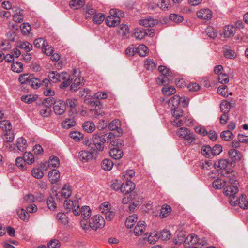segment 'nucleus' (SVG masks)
I'll list each match as a JSON object with an SVG mask.
<instances>
[{"mask_svg": "<svg viewBox=\"0 0 248 248\" xmlns=\"http://www.w3.org/2000/svg\"><path fill=\"white\" fill-rule=\"evenodd\" d=\"M57 100L53 97H48L43 99L42 105L45 107H48L51 108L52 105H54Z\"/></svg>", "mask_w": 248, "mask_h": 248, "instance_id": "nucleus-34", "label": "nucleus"}, {"mask_svg": "<svg viewBox=\"0 0 248 248\" xmlns=\"http://www.w3.org/2000/svg\"><path fill=\"white\" fill-rule=\"evenodd\" d=\"M230 158V166L233 167L236 164V161H239L241 158V153L234 149H231L228 152Z\"/></svg>", "mask_w": 248, "mask_h": 248, "instance_id": "nucleus-5", "label": "nucleus"}, {"mask_svg": "<svg viewBox=\"0 0 248 248\" xmlns=\"http://www.w3.org/2000/svg\"><path fill=\"white\" fill-rule=\"evenodd\" d=\"M51 113V108L48 107H45L40 110V114L44 117H48Z\"/></svg>", "mask_w": 248, "mask_h": 248, "instance_id": "nucleus-62", "label": "nucleus"}, {"mask_svg": "<svg viewBox=\"0 0 248 248\" xmlns=\"http://www.w3.org/2000/svg\"><path fill=\"white\" fill-rule=\"evenodd\" d=\"M157 6L163 10H167L170 8V3L169 0H160Z\"/></svg>", "mask_w": 248, "mask_h": 248, "instance_id": "nucleus-40", "label": "nucleus"}, {"mask_svg": "<svg viewBox=\"0 0 248 248\" xmlns=\"http://www.w3.org/2000/svg\"><path fill=\"white\" fill-rule=\"evenodd\" d=\"M229 164L230 165V160L226 159H222L215 162L214 164V166L215 168H219L221 170L220 172H222V171L227 170L225 169Z\"/></svg>", "mask_w": 248, "mask_h": 248, "instance_id": "nucleus-16", "label": "nucleus"}, {"mask_svg": "<svg viewBox=\"0 0 248 248\" xmlns=\"http://www.w3.org/2000/svg\"><path fill=\"white\" fill-rule=\"evenodd\" d=\"M17 214L19 217L24 221H28L30 218V215L27 210L20 208L17 210Z\"/></svg>", "mask_w": 248, "mask_h": 248, "instance_id": "nucleus-24", "label": "nucleus"}, {"mask_svg": "<svg viewBox=\"0 0 248 248\" xmlns=\"http://www.w3.org/2000/svg\"><path fill=\"white\" fill-rule=\"evenodd\" d=\"M180 97L179 95H174L171 97L168 102L170 107H171V109L178 108L179 105L180 104Z\"/></svg>", "mask_w": 248, "mask_h": 248, "instance_id": "nucleus-20", "label": "nucleus"}, {"mask_svg": "<svg viewBox=\"0 0 248 248\" xmlns=\"http://www.w3.org/2000/svg\"><path fill=\"white\" fill-rule=\"evenodd\" d=\"M34 46L38 48H42V49L47 46V42L44 38H39L34 40Z\"/></svg>", "mask_w": 248, "mask_h": 248, "instance_id": "nucleus-25", "label": "nucleus"}, {"mask_svg": "<svg viewBox=\"0 0 248 248\" xmlns=\"http://www.w3.org/2000/svg\"><path fill=\"white\" fill-rule=\"evenodd\" d=\"M31 78L32 79L29 81V85L33 89L38 88L41 85L40 79L34 77Z\"/></svg>", "mask_w": 248, "mask_h": 248, "instance_id": "nucleus-50", "label": "nucleus"}, {"mask_svg": "<svg viewBox=\"0 0 248 248\" xmlns=\"http://www.w3.org/2000/svg\"><path fill=\"white\" fill-rule=\"evenodd\" d=\"M21 32L24 35H27L29 34L31 31V25L28 23H24L21 24Z\"/></svg>", "mask_w": 248, "mask_h": 248, "instance_id": "nucleus-51", "label": "nucleus"}, {"mask_svg": "<svg viewBox=\"0 0 248 248\" xmlns=\"http://www.w3.org/2000/svg\"><path fill=\"white\" fill-rule=\"evenodd\" d=\"M157 23L156 20L154 19L152 17H149L148 18L141 19L140 20L139 23L140 25L145 27H154Z\"/></svg>", "mask_w": 248, "mask_h": 248, "instance_id": "nucleus-19", "label": "nucleus"}, {"mask_svg": "<svg viewBox=\"0 0 248 248\" xmlns=\"http://www.w3.org/2000/svg\"><path fill=\"white\" fill-rule=\"evenodd\" d=\"M53 110L57 115H62L66 110V104L65 102L61 99L57 100L53 106Z\"/></svg>", "mask_w": 248, "mask_h": 248, "instance_id": "nucleus-6", "label": "nucleus"}, {"mask_svg": "<svg viewBox=\"0 0 248 248\" xmlns=\"http://www.w3.org/2000/svg\"><path fill=\"white\" fill-rule=\"evenodd\" d=\"M144 66L147 70L152 71L155 68L156 64L153 61L148 59L145 62Z\"/></svg>", "mask_w": 248, "mask_h": 248, "instance_id": "nucleus-57", "label": "nucleus"}, {"mask_svg": "<svg viewBox=\"0 0 248 248\" xmlns=\"http://www.w3.org/2000/svg\"><path fill=\"white\" fill-rule=\"evenodd\" d=\"M49 78L54 83L57 82H62L61 84L62 88L68 87L71 83L72 79L68 77L66 72L58 73L57 72H52L49 75Z\"/></svg>", "mask_w": 248, "mask_h": 248, "instance_id": "nucleus-1", "label": "nucleus"}, {"mask_svg": "<svg viewBox=\"0 0 248 248\" xmlns=\"http://www.w3.org/2000/svg\"><path fill=\"white\" fill-rule=\"evenodd\" d=\"M78 202L77 201H72L71 200H65L64 202L63 206L65 209L67 210V212L70 211L71 209L78 204Z\"/></svg>", "mask_w": 248, "mask_h": 248, "instance_id": "nucleus-41", "label": "nucleus"}, {"mask_svg": "<svg viewBox=\"0 0 248 248\" xmlns=\"http://www.w3.org/2000/svg\"><path fill=\"white\" fill-rule=\"evenodd\" d=\"M163 93L165 95L173 94L176 92V89L172 86L165 85L162 89Z\"/></svg>", "mask_w": 248, "mask_h": 248, "instance_id": "nucleus-35", "label": "nucleus"}, {"mask_svg": "<svg viewBox=\"0 0 248 248\" xmlns=\"http://www.w3.org/2000/svg\"><path fill=\"white\" fill-rule=\"evenodd\" d=\"M83 129L88 133L93 132L95 129V126L94 124L91 122H85L82 126Z\"/></svg>", "mask_w": 248, "mask_h": 248, "instance_id": "nucleus-31", "label": "nucleus"}, {"mask_svg": "<svg viewBox=\"0 0 248 248\" xmlns=\"http://www.w3.org/2000/svg\"><path fill=\"white\" fill-rule=\"evenodd\" d=\"M61 195L65 198H67L70 196L71 195V191L70 189L69 186L64 185L61 190Z\"/></svg>", "mask_w": 248, "mask_h": 248, "instance_id": "nucleus-54", "label": "nucleus"}, {"mask_svg": "<svg viewBox=\"0 0 248 248\" xmlns=\"http://www.w3.org/2000/svg\"><path fill=\"white\" fill-rule=\"evenodd\" d=\"M84 84V82L83 81V78L81 76L78 78H76L74 82L72 83L70 86V89L72 91H76L78 89L80 88L81 86H82Z\"/></svg>", "mask_w": 248, "mask_h": 248, "instance_id": "nucleus-14", "label": "nucleus"}, {"mask_svg": "<svg viewBox=\"0 0 248 248\" xmlns=\"http://www.w3.org/2000/svg\"><path fill=\"white\" fill-rule=\"evenodd\" d=\"M238 205L241 208L244 209L248 208V201L246 200V197L244 195H242L238 199Z\"/></svg>", "mask_w": 248, "mask_h": 248, "instance_id": "nucleus-38", "label": "nucleus"}, {"mask_svg": "<svg viewBox=\"0 0 248 248\" xmlns=\"http://www.w3.org/2000/svg\"><path fill=\"white\" fill-rule=\"evenodd\" d=\"M23 159L25 162L28 163V164H31L33 163L34 161V157L31 153L29 152H25L24 154Z\"/></svg>", "mask_w": 248, "mask_h": 248, "instance_id": "nucleus-43", "label": "nucleus"}, {"mask_svg": "<svg viewBox=\"0 0 248 248\" xmlns=\"http://www.w3.org/2000/svg\"><path fill=\"white\" fill-rule=\"evenodd\" d=\"M171 211V208L170 205L164 204L161 209L159 216L161 218H164L167 217Z\"/></svg>", "mask_w": 248, "mask_h": 248, "instance_id": "nucleus-28", "label": "nucleus"}, {"mask_svg": "<svg viewBox=\"0 0 248 248\" xmlns=\"http://www.w3.org/2000/svg\"><path fill=\"white\" fill-rule=\"evenodd\" d=\"M80 214L84 219L86 220L90 218L91 211L88 206H83L80 210Z\"/></svg>", "mask_w": 248, "mask_h": 248, "instance_id": "nucleus-26", "label": "nucleus"}, {"mask_svg": "<svg viewBox=\"0 0 248 248\" xmlns=\"http://www.w3.org/2000/svg\"><path fill=\"white\" fill-rule=\"evenodd\" d=\"M137 221L136 215L129 216L126 219L125 226L127 228H131Z\"/></svg>", "mask_w": 248, "mask_h": 248, "instance_id": "nucleus-29", "label": "nucleus"}, {"mask_svg": "<svg viewBox=\"0 0 248 248\" xmlns=\"http://www.w3.org/2000/svg\"><path fill=\"white\" fill-rule=\"evenodd\" d=\"M135 188V185L131 181L127 180L121 184L120 190L124 194H129Z\"/></svg>", "mask_w": 248, "mask_h": 248, "instance_id": "nucleus-10", "label": "nucleus"}, {"mask_svg": "<svg viewBox=\"0 0 248 248\" xmlns=\"http://www.w3.org/2000/svg\"><path fill=\"white\" fill-rule=\"evenodd\" d=\"M201 152L206 158H212L213 157L212 148L208 145H203L201 148Z\"/></svg>", "mask_w": 248, "mask_h": 248, "instance_id": "nucleus-23", "label": "nucleus"}, {"mask_svg": "<svg viewBox=\"0 0 248 248\" xmlns=\"http://www.w3.org/2000/svg\"><path fill=\"white\" fill-rule=\"evenodd\" d=\"M145 222L139 221L137 224L134 230V233L136 236L142 235L145 231Z\"/></svg>", "mask_w": 248, "mask_h": 248, "instance_id": "nucleus-11", "label": "nucleus"}, {"mask_svg": "<svg viewBox=\"0 0 248 248\" xmlns=\"http://www.w3.org/2000/svg\"><path fill=\"white\" fill-rule=\"evenodd\" d=\"M31 173L32 176L37 179H41L44 176L43 171L38 168L33 169Z\"/></svg>", "mask_w": 248, "mask_h": 248, "instance_id": "nucleus-56", "label": "nucleus"}, {"mask_svg": "<svg viewBox=\"0 0 248 248\" xmlns=\"http://www.w3.org/2000/svg\"><path fill=\"white\" fill-rule=\"evenodd\" d=\"M198 17L204 20H209L212 17V13L209 9H203L197 12Z\"/></svg>", "mask_w": 248, "mask_h": 248, "instance_id": "nucleus-13", "label": "nucleus"}, {"mask_svg": "<svg viewBox=\"0 0 248 248\" xmlns=\"http://www.w3.org/2000/svg\"><path fill=\"white\" fill-rule=\"evenodd\" d=\"M199 241L200 240L198 238L197 235L195 234H190L185 239L184 246L186 248H191L194 245L197 243L199 245H201L202 243Z\"/></svg>", "mask_w": 248, "mask_h": 248, "instance_id": "nucleus-9", "label": "nucleus"}, {"mask_svg": "<svg viewBox=\"0 0 248 248\" xmlns=\"http://www.w3.org/2000/svg\"><path fill=\"white\" fill-rule=\"evenodd\" d=\"M69 135L71 138L76 141L81 140L83 138V134L78 131L71 132Z\"/></svg>", "mask_w": 248, "mask_h": 248, "instance_id": "nucleus-49", "label": "nucleus"}, {"mask_svg": "<svg viewBox=\"0 0 248 248\" xmlns=\"http://www.w3.org/2000/svg\"><path fill=\"white\" fill-rule=\"evenodd\" d=\"M84 0H72L69 2V6L73 9H78L84 4Z\"/></svg>", "mask_w": 248, "mask_h": 248, "instance_id": "nucleus-36", "label": "nucleus"}, {"mask_svg": "<svg viewBox=\"0 0 248 248\" xmlns=\"http://www.w3.org/2000/svg\"><path fill=\"white\" fill-rule=\"evenodd\" d=\"M16 146L19 151L21 152L24 151L27 147V141L25 139L22 137L19 138L17 139Z\"/></svg>", "mask_w": 248, "mask_h": 248, "instance_id": "nucleus-30", "label": "nucleus"}, {"mask_svg": "<svg viewBox=\"0 0 248 248\" xmlns=\"http://www.w3.org/2000/svg\"><path fill=\"white\" fill-rule=\"evenodd\" d=\"M171 233L170 231L163 230L160 232L159 237L163 240H167L170 239Z\"/></svg>", "mask_w": 248, "mask_h": 248, "instance_id": "nucleus-55", "label": "nucleus"}, {"mask_svg": "<svg viewBox=\"0 0 248 248\" xmlns=\"http://www.w3.org/2000/svg\"><path fill=\"white\" fill-rule=\"evenodd\" d=\"M36 99V97L31 94L22 96L21 97V100L22 101L29 104L32 103V102L34 101Z\"/></svg>", "mask_w": 248, "mask_h": 248, "instance_id": "nucleus-61", "label": "nucleus"}, {"mask_svg": "<svg viewBox=\"0 0 248 248\" xmlns=\"http://www.w3.org/2000/svg\"><path fill=\"white\" fill-rule=\"evenodd\" d=\"M113 166V162L109 159H104L101 163V168L106 170H110Z\"/></svg>", "mask_w": 248, "mask_h": 248, "instance_id": "nucleus-27", "label": "nucleus"}, {"mask_svg": "<svg viewBox=\"0 0 248 248\" xmlns=\"http://www.w3.org/2000/svg\"><path fill=\"white\" fill-rule=\"evenodd\" d=\"M84 102L86 104H89L92 107H97L99 106L100 104V101L99 100H93L89 97L85 98L84 100Z\"/></svg>", "mask_w": 248, "mask_h": 248, "instance_id": "nucleus-59", "label": "nucleus"}, {"mask_svg": "<svg viewBox=\"0 0 248 248\" xmlns=\"http://www.w3.org/2000/svg\"><path fill=\"white\" fill-rule=\"evenodd\" d=\"M168 76L163 75L159 76L156 78V83L159 85H164V86L168 84L169 79Z\"/></svg>", "mask_w": 248, "mask_h": 248, "instance_id": "nucleus-44", "label": "nucleus"}, {"mask_svg": "<svg viewBox=\"0 0 248 248\" xmlns=\"http://www.w3.org/2000/svg\"><path fill=\"white\" fill-rule=\"evenodd\" d=\"M75 122L71 119H66L62 123L63 128L69 129L75 125Z\"/></svg>", "mask_w": 248, "mask_h": 248, "instance_id": "nucleus-46", "label": "nucleus"}, {"mask_svg": "<svg viewBox=\"0 0 248 248\" xmlns=\"http://www.w3.org/2000/svg\"><path fill=\"white\" fill-rule=\"evenodd\" d=\"M105 18V16L103 14H95L93 16V21L96 24H100L104 21Z\"/></svg>", "mask_w": 248, "mask_h": 248, "instance_id": "nucleus-39", "label": "nucleus"}, {"mask_svg": "<svg viewBox=\"0 0 248 248\" xmlns=\"http://www.w3.org/2000/svg\"><path fill=\"white\" fill-rule=\"evenodd\" d=\"M224 56L228 59H234L236 56V54L235 51L230 48H229L228 46H225L224 47Z\"/></svg>", "mask_w": 248, "mask_h": 248, "instance_id": "nucleus-33", "label": "nucleus"}, {"mask_svg": "<svg viewBox=\"0 0 248 248\" xmlns=\"http://www.w3.org/2000/svg\"><path fill=\"white\" fill-rule=\"evenodd\" d=\"M221 139L226 141L230 140L234 138V135L230 130L224 131L220 134Z\"/></svg>", "mask_w": 248, "mask_h": 248, "instance_id": "nucleus-37", "label": "nucleus"}, {"mask_svg": "<svg viewBox=\"0 0 248 248\" xmlns=\"http://www.w3.org/2000/svg\"><path fill=\"white\" fill-rule=\"evenodd\" d=\"M219 174L229 178V183L234 186H236L238 184L236 177L235 176V172L232 170H225L222 172H219Z\"/></svg>", "mask_w": 248, "mask_h": 248, "instance_id": "nucleus-8", "label": "nucleus"}, {"mask_svg": "<svg viewBox=\"0 0 248 248\" xmlns=\"http://www.w3.org/2000/svg\"><path fill=\"white\" fill-rule=\"evenodd\" d=\"M59 159L57 156H51L49 158L48 166L57 167L59 166Z\"/></svg>", "mask_w": 248, "mask_h": 248, "instance_id": "nucleus-53", "label": "nucleus"}, {"mask_svg": "<svg viewBox=\"0 0 248 248\" xmlns=\"http://www.w3.org/2000/svg\"><path fill=\"white\" fill-rule=\"evenodd\" d=\"M224 193L230 197L234 196L238 191V188L236 186H228L224 188Z\"/></svg>", "mask_w": 248, "mask_h": 248, "instance_id": "nucleus-15", "label": "nucleus"}, {"mask_svg": "<svg viewBox=\"0 0 248 248\" xmlns=\"http://www.w3.org/2000/svg\"><path fill=\"white\" fill-rule=\"evenodd\" d=\"M206 34L211 38L214 39L217 36V32L211 26L207 27L205 30Z\"/></svg>", "mask_w": 248, "mask_h": 248, "instance_id": "nucleus-45", "label": "nucleus"}, {"mask_svg": "<svg viewBox=\"0 0 248 248\" xmlns=\"http://www.w3.org/2000/svg\"><path fill=\"white\" fill-rule=\"evenodd\" d=\"M60 177V174L59 170L53 169L49 172L48 173V178L49 181L51 182L52 184L56 183Z\"/></svg>", "mask_w": 248, "mask_h": 248, "instance_id": "nucleus-18", "label": "nucleus"}, {"mask_svg": "<svg viewBox=\"0 0 248 248\" xmlns=\"http://www.w3.org/2000/svg\"><path fill=\"white\" fill-rule=\"evenodd\" d=\"M186 233L184 231H179L176 232V235L173 239V242L175 244L180 245L184 243L185 240Z\"/></svg>", "mask_w": 248, "mask_h": 248, "instance_id": "nucleus-21", "label": "nucleus"}, {"mask_svg": "<svg viewBox=\"0 0 248 248\" xmlns=\"http://www.w3.org/2000/svg\"><path fill=\"white\" fill-rule=\"evenodd\" d=\"M21 49H24L26 52H29L32 49V45L28 42L21 43L18 46Z\"/></svg>", "mask_w": 248, "mask_h": 248, "instance_id": "nucleus-52", "label": "nucleus"}, {"mask_svg": "<svg viewBox=\"0 0 248 248\" xmlns=\"http://www.w3.org/2000/svg\"><path fill=\"white\" fill-rule=\"evenodd\" d=\"M213 187L217 189H221L225 185V182H222L221 180L217 179L215 180L212 183Z\"/></svg>", "mask_w": 248, "mask_h": 248, "instance_id": "nucleus-60", "label": "nucleus"}, {"mask_svg": "<svg viewBox=\"0 0 248 248\" xmlns=\"http://www.w3.org/2000/svg\"><path fill=\"white\" fill-rule=\"evenodd\" d=\"M89 225L93 230H97L105 225V220L102 216L96 215L89 220Z\"/></svg>", "mask_w": 248, "mask_h": 248, "instance_id": "nucleus-4", "label": "nucleus"}, {"mask_svg": "<svg viewBox=\"0 0 248 248\" xmlns=\"http://www.w3.org/2000/svg\"><path fill=\"white\" fill-rule=\"evenodd\" d=\"M169 19L176 23L182 22L184 20L182 16L176 14H170Z\"/></svg>", "mask_w": 248, "mask_h": 248, "instance_id": "nucleus-47", "label": "nucleus"}, {"mask_svg": "<svg viewBox=\"0 0 248 248\" xmlns=\"http://www.w3.org/2000/svg\"><path fill=\"white\" fill-rule=\"evenodd\" d=\"M235 28L232 25H228L224 27L223 35L225 38H229L234 36L235 31Z\"/></svg>", "mask_w": 248, "mask_h": 248, "instance_id": "nucleus-17", "label": "nucleus"}, {"mask_svg": "<svg viewBox=\"0 0 248 248\" xmlns=\"http://www.w3.org/2000/svg\"><path fill=\"white\" fill-rule=\"evenodd\" d=\"M23 69V64L19 62H14L11 65V69L15 72L20 73L21 72Z\"/></svg>", "mask_w": 248, "mask_h": 248, "instance_id": "nucleus-42", "label": "nucleus"}, {"mask_svg": "<svg viewBox=\"0 0 248 248\" xmlns=\"http://www.w3.org/2000/svg\"><path fill=\"white\" fill-rule=\"evenodd\" d=\"M110 150L109 151L110 156L114 159L117 160L121 158L123 155L122 151L115 147H109Z\"/></svg>", "mask_w": 248, "mask_h": 248, "instance_id": "nucleus-12", "label": "nucleus"}, {"mask_svg": "<svg viewBox=\"0 0 248 248\" xmlns=\"http://www.w3.org/2000/svg\"><path fill=\"white\" fill-rule=\"evenodd\" d=\"M57 218L62 224H66L68 222L67 217L65 214L59 213L57 215Z\"/></svg>", "mask_w": 248, "mask_h": 248, "instance_id": "nucleus-64", "label": "nucleus"}, {"mask_svg": "<svg viewBox=\"0 0 248 248\" xmlns=\"http://www.w3.org/2000/svg\"><path fill=\"white\" fill-rule=\"evenodd\" d=\"M106 135L102 131L96 132L93 135L92 141L94 146L95 151H102L104 148V144L106 142Z\"/></svg>", "mask_w": 248, "mask_h": 248, "instance_id": "nucleus-2", "label": "nucleus"}, {"mask_svg": "<svg viewBox=\"0 0 248 248\" xmlns=\"http://www.w3.org/2000/svg\"><path fill=\"white\" fill-rule=\"evenodd\" d=\"M230 102H227L226 101L221 102L220 105L221 111L222 113L228 114L230 109Z\"/></svg>", "mask_w": 248, "mask_h": 248, "instance_id": "nucleus-48", "label": "nucleus"}, {"mask_svg": "<svg viewBox=\"0 0 248 248\" xmlns=\"http://www.w3.org/2000/svg\"><path fill=\"white\" fill-rule=\"evenodd\" d=\"M158 71L161 74L160 75L170 76L171 74V71L169 68L163 65H160L158 67Z\"/></svg>", "mask_w": 248, "mask_h": 248, "instance_id": "nucleus-58", "label": "nucleus"}, {"mask_svg": "<svg viewBox=\"0 0 248 248\" xmlns=\"http://www.w3.org/2000/svg\"><path fill=\"white\" fill-rule=\"evenodd\" d=\"M148 34L147 30L142 28H137L135 29L134 32V37L139 40L142 39L145 35Z\"/></svg>", "mask_w": 248, "mask_h": 248, "instance_id": "nucleus-22", "label": "nucleus"}, {"mask_svg": "<svg viewBox=\"0 0 248 248\" xmlns=\"http://www.w3.org/2000/svg\"><path fill=\"white\" fill-rule=\"evenodd\" d=\"M147 47L143 44L140 45L135 48V51L141 56H145L148 53Z\"/></svg>", "mask_w": 248, "mask_h": 248, "instance_id": "nucleus-32", "label": "nucleus"}, {"mask_svg": "<svg viewBox=\"0 0 248 248\" xmlns=\"http://www.w3.org/2000/svg\"><path fill=\"white\" fill-rule=\"evenodd\" d=\"M111 15L110 16H108L106 19V23L109 27H115L120 23V16L124 15L123 12L118 10L112 9L110 11Z\"/></svg>", "mask_w": 248, "mask_h": 248, "instance_id": "nucleus-3", "label": "nucleus"}, {"mask_svg": "<svg viewBox=\"0 0 248 248\" xmlns=\"http://www.w3.org/2000/svg\"><path fill=\"white\" fill-rule=\"evenodd\" d=\"M93 147H91V149ZM90 152L88 151H82L79 153V159L80 161L88 162L91 159L93 156L94 155H96L95 149L93 150H91Z\"/></svg>", "mask_w": 248, "mask_h": 248, "instance_id": "nucleus-7", "label": "nucleus"}, {"mask_svg": "<svg viewBox=\"0 0 248 248\" xmlns=\"http://www.w3.org/2000/svg\"><path fill=\"white\" fill-rule=\"evenodd\" d=\"M212 164V162L210 160H205L199 162V166L204 170H209Z\"/></svg>", "mask_w": 248, "mask_h": 248, "instance_id": "nucleus-63", "label": "nucleus"}]
</instances>
